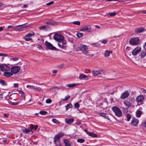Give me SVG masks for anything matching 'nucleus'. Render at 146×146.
<instances>
[{
	"instance_id": "bb28decb",
	"label": "nucleus",
	"mask_w": 146,
	"mask_h": 146,
	"mask_svg": "<svg viewBox=\"0 0 146 146\" xmlns=\"http://www.w3.org/2000/svg\"><path fill=\"white\" fill-rule=\"evenodd\" d=\"M142 114L141 111L139 110H137L136 113V117L138 118H139L140 117Z\"/></svg>"
},
{
	"instance_id": "aec40b11",
	"label": "nucleus",
	"mask_w": 146,
	"mask_h": 146,
	"mask_svg": "<svg viewBox=\"0 0 146 146\" xmlns=\"http://www.w3.org/2000/svg\"><path fill=\"white\" fill-rule=\"evenodd\" d=\"M125 52L128 54H130L132 53L131 48L129 47H127L125 50Z\"/></svg>"
},
{
	"instance_id": "864d4df0",
	"label": "nucleus",
	"mask_w": 146,
	"mask_h": 146,
	"mask_svg": "<svg viewBox=\"0 0 146 146\" xmlns=\"http://www.w3.org/2000/svg\"><path fill=\"white\" fill-rule=\"evenodd\" d=\"M127 119H131V115L129 114H127Z\"/></svg>"
},
{
	"instance_id": "412c9836",
	"label": "nucleus",
	"mask_w": 146,
	"mask_h": 146,
	"mask_svg": "<svg viewBox=\"0 0 146 146\" xmlns=\"http://www.w3.org/2000/svg\"><path fill=\"white\" fill-rule=\"evenodd\" d=\"M124 104L128 108H129L131 105V103L129 101L126 100L123 102Z\"/></svg>"
},
{
	"instance_id": "f8f14e48",
	"label": "nucleus",
	"mask_w": 146,
	"mask_h": 146,
	"mask_svg": "<svg viewBox=\"0 0 146 146\" xmlns=\"http://www.w3.org/2000/svg\"><path fill=\"white\" fill-rule=\"evenodd\" d=\"M130 95V93L128 90H126L121 95L120 98L123 99H125L127 98Z\"/></svg>"
},
{
	"instance_id": "338daca9",
	"label": "nucleus",
	"mask_w": 146,
	"mask_h": 146,
	"mask_svg": "<svg viewBox=\"0 0 146 146\" xmlns=\"http://www.w3.org/2000/svg\"><path fill=\"white\" fill-rule=\"evenodd\" d=\"M66 43V40H63L62 42V44H65Z\"/></svg>"
},
{
	"instance_id": "72a5a7b5",
	"label": "nucleus",
	"mask_w": 146,
	"mask_h": 146,
	"mask_svg": "<svg viewBox=\"0 0 146 146\" xmlns=\"http://www.w3.org/2000/svg\"><path fill=\"white\" fill-rule=\"evenodd\" d=\"M30 127L31 129H34V130H35L38 128V126L37 125L34 126L33 125H31Z\"/></svg>"
},
{
	"instance_id": "7ed1b4c3",
	"label": "nucleus",
	"mask_w": 146,
	"mask_h": 146,
	"mask_svg": "<svg viewBox=\"0 0 146 146\" xmlns=\"http://www.w3.org/2000/svg\"><path fill=\"white\" fill-rule=\"evenodd\" d=\"M35 34V33L32 31L25 35L23 38L26 41H31L32 40L31 37L34 36Z\"/></svg>"
},
{
	"instance_id": "3c124183",
	"label": "nucleus",
	"mask_w": 146,
	"mask_h": 146,
	"mask_svg": "<svg viewBox=\"0 0 146 146\" xmlns=\"http://www.w3.org/2000/svg\"><path fill=\"white\" fill-rule=\"evenodd\" d=\"M141 91L142 92L146 94V90L143 88H142L141 89Z\"/></svg>"
},
{
	"instance_id": "393cba45",
	"label": "nucleus",
	"mask_w": 146,
	"mask_h": 146,
	"mask_svg": "<svg viewBox=\"0 0 146 146\" xmlns=\"http://www.w3.org/2000/svg\"><path fill=\"white\" fill-rule=\"evenodd\" d=\"M46 24H49L51 25H54L57 24V23L54 21H50L46 22Z\"/></svg>"
},
{
	"instance_id": "bf43d9fd",
	"label": "nucleus",
	"mask_w": 146,
	"mask_h": 146,
	"mask_svg": "<svg viewBox=\"0 0 146 146\" xmlns=\"http://www.w3.org/2000/svg\"><path fill=\"white\" fill-rule=\"evenodd\" d=\"M101 42L104 44H105L107 43V40H104Z\"/></svg>"
},
{
	"instance_id": "a18cd8bd",
	"label": "nucleus",
	"mask_w": 146,
	"mask_h": 146,
	"mask_svg": "<svg viewBox=\"0 0 146 146\" xmlns=\"http://www.w3.org/2000/svg\"><path fill=\"white\" fill-rule=\"evenodd\" d=\"M74 107L75 108H79L80 106L79 104L78 103H76L74 104Z\"/></svg>"
},
{
	"instance_id": "473e14b6",
	"label": "nucleus",
	"mask_w": 146,
	"mask_h": 146,
	"mask_svg": "<svg viewBox=\"0 0 146 146\" xmlns=\"http://www.w3.org/2000/svg\"><path fill=\"white\" fill-rule=\"evenodd\" d=\"M65 107L66 110H67L70 108H71L72 107V105L71 103H70L66 105Z\"/></svg>"
},
{
	"instance_id": "8fccbe9b",
	"label": "nucleus",
	"mask_w": 146,
	"mask_h": 146,
	"mask_svg": "<svg viewBox=\"0 0 146 146\" xmlns=\"http://www.w3.org/2000/svg\"><path fill=\"white\" fill-rule=\"evenodd\" d=\"M34 89H36V90H35V91L36 90H37L38 91H40L41 90V89L40 87H36L35 86V88H34Z\"/></svg>"
},
{
	"instance_id": "774afa93",
	"label": "nucleus",
	"mask_w": 146,
	"mask_h": 146,
	"mask_svg": "<svg viewBox=\"0 0 146 146\" xmlns=\"http://www.w3.org/2000/svg\"><path fill=\"white\" fill-rule=\"evenodd\" d=\"M3 5H4V4L3 3L0 2V7L3 6Z\"/></svg>"
},
{
	"instance_id": "cd10ccee",
	"label": "nucleus",
	"mask_w": 146,
	"mask_h": 146,
	"mask_svg": "<svg viewBox=\"0 0 146 146\" xmlns=\"http://www.w3.org/2000/svg\"><path fill=\"white\" fill-rule=\"evenodd\" d=\"M77 85L76 83H73L72 84H69L67 85V86L69 88H72L75 87Z\"/></svg>"
},
{
	"instance_id": "4468645a",
	"label": "nucleus",
	"mask_w": 146,
	"mask_h": 146,
	"mask_svg": "<svg viewBox=\"0 0 146 146\" xmlns=\"http://www.w3.org/2000/svg\"><path fill=\"white\" fill-rule=\"evenodd\" d=\"M103 70V69L98 70H93L92 71V74L94 76H96L101 74Z\"/></svg>"
},
{
	"instance_id": "b1692460",
	"label": "nucleus",
	"mask_w": 146,
	"mask_h": 146,
	"mask_svg": "<svg viewBox=\"0 0 146 146\" xmlns=\"http://www.w3.org/2000/svg\"><path fill=\"white\" fill-rule=\"evenodd\" d=\"M79 78L80 79H84L86 80H88V79L87 76L84 74H82L80 75Z\"/></svg>"
},
{
	"instance_id": "5701e85b",
	"label": "nucleus",
	"mask_w": 146,
	"mask_h": 146,
	"mask_svg": "<svg viewBox=\"0 0 146 146\" xmlns=\"http://www.w3.org/2000/svg\"><path fill=\"white\" fill-rule=\"evenodd\" d=\"M23 133H29L31 132L32 133H33V132L31 130L29 129L25 128V129L22 130Z\"/></svg>"
},
{
	"instance_id": "c756f323",
	"label": "nucleus",
	"mask_w": 146,
	"mask_h": 146,
	"mask_svg": "<svg viewBox=\"0 0 146 146\" xmlns=\"http://www.w3.org/2000/svg\"><path fill=\"white\" fill-rule=\"evenodd\" d=\"M146 55V51L142 52L139 55L141 58H142L145 57Z\"/></svg>"
},
{
	"instance_id": "6e6552de",
	"label": "nucleus",
	"mask_w": 146,
	"mask_h": 146,
	"mask_svg": "<svg viewBox=\"0 0 146 146\" xmlns=\"http://www.w3.org/2000/svg\"><path fill=\"white\" fill-rule=\"evenodd\" d=\"M20 70L19 67L18 66H12L11 69V71L12 73L16 74L18 73Z\"/></svg>"
},
{
	"instance_id": "ea45409f",
	"label": "nucleus",
	"mask_w": 146,
	"mask_h": 146,
	"mask_svg": "<svg viewBox=\"0 0 146 146\" xmlns=\"http://www.w3.org/2000/svg\"><path fill=\"white\" fill-rule=\"evenodd\" d=\"M72 23L76 25H80V22L79 21H75L74 22H73Z\"/></svg>"
},
{
	"instance_id": "4be33fe9",
	"label": "nucleus",
	"mask_w": 146,
	"mask_h": 146,
	"mask_svg": "<svg viewBox=\"0 0 146 146\" xmlns=\"http://www.w3.org/2000/svg\"><path fill=\"white\" fill-rule=\"evenodd\" d=\"M48 26L47 25H43L39 27L38 29L40 30L45 31L48 28Z\"/></svg>"
},
{
	"instance_id": "423d86ee",
	"label": "nucleus",
	"mask_w": 146,
	"mask_h": 146,
	"mask_svg": "<svg viewBox=\"0 0 146 146\" xmlns=\"http://www.w3.org/2000/svg\"><path fill=\"white\" fill-rule=\"evenodd\" d=\"M54 39L58 42H61L64 40V36L60 34L56 33L53 36Z\"/></svg>"
},
{
	"instance_id": "79ce46f5",
	"label": "nucleus",
	"mask_w": 146,
	"mask_h": 146,
	"mask_svg": "<svg viewBox=\"0 0 146 146\" xmlns=\"http://www.w3.org/2000/svg\"><path fill=\"white\" fill-rule=\"evenodd\" d=\"M58 45L59 47L62 49H63L64 48L65 46H64L62 44H61L58 43Z\"/></svg>"
},
{
	"instance_id": "dca6fc26",
	"label": "nucleus",
	"mask_w": 146,
	"mask_h": 146,
	"mask_svg": "<svg viewBox=\"0 0 146 146\" xmlns=\"http://www.w3.org/2000/svg\"><path fill=\"white\" fill-rule=\"evenodd\" d=\"M145 30V29L143 27H141L136 29L135 30V33H141L143 32Z\"/></svg>"
},
{
	"instance_id": "69168bd1",
	"label": "nucleus",
	"mask_w": 146,
	"mask_h": 146,
	"mask_svg": "<svg viewBox=\"0 0 146 146\" xmlns=\"http://www.w3.org/2000/svg\"><path fill=\"white\" fill-rule=\"evenodd\" d=\"M57 70H52V72L53 73H56L57 72Z\"/></svg>"
},
{
	"instance_id": "13d9d810",
	"label": "nucleus",
	"mask_w": 146,
	"mask_h": 146,
	"mask_svg": "<svg viewBox=\"0 0 146 146\" xmlns=\"http://www.w3.org/2000/svg\"><path fill=\"white\" fill-rule=\"evenodd\" d=\"M8 56V55L6 54L0 53V56Z\"/></svg>"
},
{
	"instance_id": "4c0bfd02",
	"label": "nucleus",
	"mask_w": 146,
	"mask_h": 146,
	"mask_svg": "<svg viewBox=\"0 0 146 146\" xmlns=\"http://www.w3.org/2000/svg\"><path fill=\"white\" fill-rule=\"evenodd\" d=\"M78 142L80 143H83L84 141V140L82 139H77Z\"/></svg>"
},
{
	"instance_id": "f3484780",
	"label": "nucleus",
	"mask_w": 146,
	"mask_h": 146,
	"mask_svg": "<svg viewBox=\"0 0 146 146\" xmlns=\"http://www.w3.org/2000/svg\"><path fill=\"white\" fill-rule=\"evenodd\" d=\"M139 122L138 119H132L131 122V125L132 126H137Z\"/></svg>"
},
{
	"instance_id": "37998d69",
	"label": "nucleus",
	"mask_w": 146,
	"mask_h": 146,
	"mask_svg": "<svg viewBox=\"0 0 146 146\" xmlns=\"http://www.w3.org/2000/svg\"><path fill=\"white\" fill-rule=\"evenodd\" d=\"M9 103L13 105H17L19 104V102H13L11 101H10V102H9Z\"/></svg>"
},
{
	"instance_id": "e2e57ef3",
	"label": "nucleus",
	"mask_w": 146,
	"mask_h": 146,
	"mask_svg": "<svg viewBox=\"0 0 146 146\" xmlns=\"http://www.w3.org/2000/svg\"><path fill=\"white\" fill-rule=\"evenodd\" d=\"M143 47L145 49V50H146V42L145 43V44H144Z\"/></svg>"
},
{
	"instance_id": "603ef678",
	"label": "nucleus",
	"mask_w": 146,
	"mask_h": 146,
	"mask_svg": "<svg viewBox=\"0 0 146 146\" xmlns=\"http://www.w3.org/2000/svg\"><path fill=\"white\" fill-rule=\"evenodd\" d=\"M54 3L53 1H52L47 3L46 5H50L53 4Z\"/></svg>"
},
{
	"instance_id": "58836bf2",
	"label": "nucleus",
	"mask_w": 146,
	"mask_h": 146,
	"mask_svg": "<svg viewBox=\"0 0 146 146\" xmlns=\"http://www.w3.org/2000/svg\"><path fill=\"white\" fill-rule=\"evenodd\" d=\"M47 113V111H41L40 112V113L42 115H45Z\"/></svg>"
},
{
	"instance_id": "f257e3e1",
	"label": "nucleus",
	"mask_w": 146,
	"mask_h": 146,
	"mask_svg": "<svg viewBox=\"0 0 146 146\" xmlns=\"http://www.w3.org/2000/svg\"><path fill=\"white\" fill-rule=\"evenodd\" d=\"M64 134L63 133H59L55 135L54 138V142L56 146H61V143L60 139L63 136Z\"/></svg>"
},
{
	"instance_id": "4d7b16f0",
	"label": "nucleus",
	"mask_w": 146,
	"mask_h": 146,
	"mask_svg": "<svg viewBox=\"0 0 146 146\" xmlns=\"http://www.w3.org/2000/svg\"><path fill=\"white\" fill-rule=\"evenodd\" d=\"M143 126L146 128V120L142 123Z\"/></svg>"
},
{
	"instance_id": "6ab92c4d",
	"label": "nucleus",
	"mask_w": 146,
	"mask_h": 146,
	"mask_svg": "<svg viewBox=\"0 0 146 146\" xmlns=\"http://www.w3.org/2000/svg\"><path fill=\"white\" fill-rule=\"evenodd\" d=\"M3 75L6 77H8L13 76V74L11 72L6 71L3 73Z\"/></svg>"
},
{
	"instance_id": "9d476101",
	"label": "nucleus",
	"mask_w": 146,
	"mask_h": 146,
	"mask_svg": "<svg viewBox=\"0 0 146 146\" xmlns=\"http://www.w3.org/2000/svg\"><path fill=\"white\" fill-rule=\"evenodd\" d=\"M91 27L90 26L85 25L81 28L80 31H86L88 32H90L91 31Z\"/></svg>"
},
{
	"instance_id": "c85d7f7f",
	"label": "nucleus",
	"mask_w": 146,
	"mask_h": 146,
	"mask_svg": "<svg viewBox=\"0 0 146 146\" xmlns=\"http://www.w3.org/2000/svg\"><path fill=\"white\" fill-rule=\"evenodd\" d=\"M74 119H65V121L68 124H70L73 122Z\"/></svg>"
},
{
	"instance_id": "f03ea898",
	"label": "nucleus",
	"mask_w": 146,
	"mask_h": 146,
	"mask_svg": "<svg viewBox=\"0 0 146 146\" xmlns=\"http://www.w3.org/2000/svg\"><path fill=\"white\" fill-rule=\"evenodd\" d=\"M79 48L80 50L84 54L86 55H89L88 47L86 45L84 44H81L79 46Z\"/></svg>"
},
{
	"instance_id": "2eb2a0df",
	"label": "nucleus",
	"mask_w": 146,
	"mask_h": 146,
	"mask_svg": "<svg viewBox=\"0 0 146 146\" xmlns=\"http://www.w3.org/2000/svg\"><path fill=\"white\" fill-rule=\"evenodd\" d=\"M144 99V97L143 95H140L138 96L136 98V100L138 103L142 102Z\"/></svg>"
},
{
	"instance_id": "1a4fd4ad",
	"label": "nucleus",
	"mask_w": 146,
	"mask_h": 146,
	"mask_svg": "<svg viewBox=\"0 0 146 146\" xmlns=\"http://www.w3.org/2000/svg\"><path fill=\"white\" fill-rule=\"evenodd\" d=\"M141 50V48L140 46L137 47L132 51V54L133 55L135 56L139 53Z\"/></svg>"
},
{
	"instance_id": "2f4dec72",
	"label": "nucleus",
	"mask_w": 146,
	"mask_h": 146,
	"mask_svg": "<svg viewBox=\"0 0 146 146\" xmlns=\"http://www.w3.org/2000/svg\"><path fill=\"white\" fill-rule=\"evenodd\" d=\"M64 142L65 144V146H70V144L68 140L66 139L64 140Z\"/></svg>"
},
{
	"instance_id": "20e7f679",
	"label": "nucleus",
	"mask_w": 146,
	"mask_h": 146,
	"mask_svg": "<svg viewBox=\"0 0 146 146\" xmlns=\"http://www.w3.org/2000/svg\"><path fill=\"white\" fill-rule=\"evenodd\" d=\"M112 110L117 116L119 117L122 115L121 111L118 107L114 106L112 108Z\"/></svg>"
},
{
	"instance_id": "0e129e2a",
	"label": "nucleus",
	"mask_w": 146,
	"mask_h": 146,
	"mask_svg": "<svg viewBox=\"0 0 146 146\" xmlns=\"http://www.w3.org/2000/svg\"><path fill=\"white\" fill-rule=\"evenodd\" d=\"M3 116L5 117H6V118H8V117L7 115V114H6V113H4L3 114Z\"/></svg>"
},
{
	"instance_id": "49530a36",
	"label": "nucleus",
	"mask_w": 146,
	"mask_h": 146,
	"mask_svg": "<svg viewBox=\"0 0 146 146\" xmlns=\"http://www.w3.org/2000/svg\"><path fill=\"white\" fill-rule=\"evenodd\" d=\"M27 87L29 88H30L34 89V88H35V86L33 85L30 86L29 85H27Z\"/></svg>"
},
{
	"instance_id": "5fc2aeb1",
	"label": "nucleus",
	"mask_w": 146,
	"mask_h": 146,
	"mask_svg": "<svg viewBox=\"0 0 146 146\" xmlns=\"http://www.w3.org/2000/svg\"><path fill=\"white\" fill-rule=\"evenodd\" d=\"M52 121L55 123H58V121L56 119H52Z\"/></svg>"
},
{
	"instance_id": "a211bd4d",
	"label": "nucleus",
	"mask_w": 146,
	"mask_h": 146,
	"mask_svg": "<svg viewBox=\"0 0 146 146\" xmlns=\"http://www.w3.org/2000/svg\"><path fill=\"white\" fill-rule=\"evenodd\" d=\"M84 131L90 136L93 137H97V135L93 132H89L86 129H85Z\"/></svg>"
},
{
	"instance_id": "de8ad7c7",
	"label": "nucleus",
	"mask_w": 146,
	"mask_h": 146,
	"mask_svg": "<svg viewBox=\"0 0 146 146\" xmlns=\"http://www.w3.org/2000/svg\"><path fill=\"white\" fill-rule=\"evenodd\" d=\"M0 83L2 84L3 85H5V82L4 80H0Z\"/></svg>"
},
{
	"instance_id": "680f3d73",
	"label": "nucleus",
	"mask_w": 146,
	"mask_h": 146,
	"mask_svg": "<svg viewBox=\"0 0 146 146\" xmlns=\"http://www.w3.org/2000/svg\"><path fill=\"white\" fill-rule=\"evenodd\" d=\"M92 45L93 46H97V43H93L92 44Z\"/></svg>"
},
{
	"instance_id": "39448f33",
	"label": "nucleus",
	"mask_w": 146,
	"mask_h": 146,
	"mask_svg": "<svg viewBox=\"0 0 146 146\" xmlns=\"http://www.w3.org/2000/svg\"><path fill=\"white\" fill-rule=\"evenodd\" d=\"M139 39L138 37H133L131 38L129 40V43L132 45H135L139 44Z\"/></svg>"
},
{
	"instance_id": "09e8293b",
	"label": "nucleus",
	"mask_w": 146,
	"mask_h": 146,
	"mask_svg": "<svg viewBox=\"0 0 146 146\" xmlns=\"http://www.w3.org/2000/svg\"><path fill=\"white\" fill-rule=\"evenodd\" d=\"M15 28V26H12V25H10V26H8V28L9 29L10 28L13 30H14Z\"/></svg>"
},
{
	"instance_id": "e433bc0d",
	"label": "nucleus",
	"mask_w": 146,
	"mask_h": 146,
	"mask_svg": "<svg viewBox=\"0 0 146 146\" xmlns=\"http://www.w3.org/2000/svg\"><path fill=\"white\" fill-rule=\"evenodd\" d=\"M70 98V96L69 95L66 96L64 99H62L61 100L63 101H65L68 100Z\"/></svg>"
},
{
	"instance_id": "a878e982",
	"label": "nucleus",
	"mask_w": 146,
	"mask_h": 146,
	"mask_svg": "<svg viewBox=\"0 0 146 146\" xmlns=\"http://www.w3.org/2000/svg\"><path fill=\"white\" fill-rule=\"evenodd\" d=\"M99 115L106 119H109L108 115L106 113L102 112H100L99 113Z\"/></svg>"
},
{
	"instance_id": "c03bdc74",
	"label": "nucleus",
	"mask_w": 146,
	"mask_h": 146,
	"mask_svg": "<svg viewBox=\"0 0 146 146\" xmlns=\"http://www.w3.org/2000/svg\"><path fill=\"white\" fill-rule=\"evenodd\" d=\"M52 102V100L50 99H47L46 101V103L47 104H50Z\"/></svg>"
},
{
	"instance_id": "9b49d317",
	"label": "nucleus",
	"mask_w": 146,
	"mask_h": 146,
	"mask_svg": "<svg viewBox=\"0 0 146 146\" xmlns=\"http://www.w3.org/2000/svg\"><path fill=\"white\" fill-rule=\"evenodd\" d=\"M45 44L46 47L49 49L56 50V48L53 46L51 44L47 41L45 42Z\"/></svg>"
},
{
	"instance_id": "f704fd0d",
	"label": "nucleus",
	"mask_w": 146,
	"mask_h": 146,
	"mask_svg": "<svg viewBox=\"0 0 146 146\" xmlns=\"http://www.w3.org/2000/svg\"><path fill=\"white\" fill-rule=\"evenodd\" d=\"M108 14L110 16L113 17L115 16L116 14V13L115 11H114L112 12L108 13Z\"/></svg>"
},
{
	"instance_id": "0eeeda50",
	"label": "nucleus",
	"mask_w": 146,
	"mask_h": 146,
	"mask_svg": "<svg viewBox=\"0 0 146 146\" xmlns=\"http://www.w3.org/2000/svg\"><path fill=\"white\" fill-rule=\"evenodd\" d=\"M10 67L5 64H1L0 65V70L2 71H7L9 70Z\"/></svg>"
},
{
	"instance_id": "6e6d98bb",
	"label": "nucleus",
	"mask_w": 146,
	"mask_h": 146,
	"mask_svg": "<svg viewBox=\"0 0 146 146\" xmlns=\"http://www.w3.org/2000/svg\"><path fill=\"white\" fill-rule=\"evenodd\" d=\"M19 57L13 58H12V59L13 61H16L19 60Z\"/></svg>"
},
{
	"instance_id": "a19ab883",
	"label": "nucleus",
	"mask_w": 146,
	"mask_h": 146,
	"mask_svg": "<svg viewBox=\"0 0 146 146\" xmlns=\"http://www.w3.org/2000/svg\"><path fill=\"white\" fill-rule=\"evenodd\" d=\"M60 88V87L58 86H55L53 87H52L50 88V90H53V89H59Z\"/></svg>"
},
{
	"instance_id": "c9c22d12",
	"label": "nucleus",
	"mask_w": 146,
	"mask_h": 146,
	"mask_svg": "<svg viewBox=\"0 0 146 146\" xmlns=\"http://www.w3.org/2000/svg\"><path fill=\"white\" fill-rule=\"evenodd\" d=\"M76 35L78 37L80 38L83 36V33L78 32L77 33Z\"/></svg>"
},
{
	"instance_id": "ddd939ff",
	"label": "nucleus",
	"mask_w": 146,
	"mask_h": 146,
	"mask_svg": "<svg viewBox=\"0 0 146 146\" xmlns=\"http://www.w3.org/2000/svg\"><path fill=\"white\" fill-rule=\"evenodd\" d=\"M22 25H19L15 26L14 31H20L23 30H25L27 29V27H20L19 26H21Z\"/></svg>"
},
{
	"instance_id": "052dcab7",
	"label": "nucleus",
	"mask_w": 146,
	"mask_h": 146,
	"mask_svg": "<svg viewBox=\"0 0 146 146\" xmlns=\"http://www.w3.org/2000/svg\"><path fill=\"white\" fill-rule=\"evenodd\" d=\"M14 87L15 88H18V87L19 84H14Z\"/></svg>"
},
{
	"instance_id": "7c9ffc66",
	"label": "nucleus",
	"mask_w": 146,
	"mask_h": 146,
	"mask_svg": "<svg viewBox=\"0 0 146 146\" xmlns=\"http://www.w3.org/2000/svg\"><path fill=\"white\" fill-rule=\"evenodd\" d=\"M112 52V51L110 52L109 50H106L104 53V55L105 56H109L111 53Z\"/></svg>"
}]
</instances>
